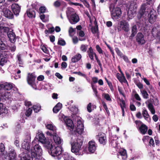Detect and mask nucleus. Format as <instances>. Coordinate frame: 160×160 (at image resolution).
Here are the masks:
<instances>
[{
    "mask_svg": "<svg viewBox=\"0 0 160 160\" xmlns=\"http://www.w3.org/2000/svg\"><path fill=\"white\" fill-rule=\"evenodd\" d=\"M21 160H31L30 155L28 153H25V155L22 157Z\"/></svg>",
    "mask_w": 160,
    "mask_h": 160,
    "instance_id": "obj_37",
    "label": "nucleus"
},
{
    "mask_svg": "<svg viewBox=\"0 0 160 160\" xmlns=\"http://www.w3.org/2000/svg\"><path fill=\"white\" fill-rule=\"evenodd\" d=\"M115 51L117 55L121 58L124 55L118 48H115Z\"/></svg>",
    "mask_w": 160,
    "mask_h": 160,
    "instance_id": "obj_44",
    "label": "nucleus"
},
{
    "mask_svg": "<svg viewBox=\"0 0 160 160\" xmlns=\"http://www.w3.org/2000/svg\"><path fill=\"white\" fill-rule=\"evenodd\" d=\"M142 113L143 117L146 120L149 121L151 120L150 116L146 109H143Z\"/></svg>",
    "mask_w": 160,
    "mask_h": 160,
    "instance_id": "obj_29",
    "label": "nucleus"
},
{
    "mask_svg": "<svg viewBox=\"0 0 160 160\" xmlns=\"http://www.w3.org/2000/svg\"><path fill=\"white\" fill-rule=\"evenodd\" d=\"M6 48V45L3 43V42L1 41L0 42V49L2 50H5Z\"/></svg>",
    "mask_w": 160,
    "mask_h": 160,
    "instance_id": "obj_45",
    "label": "nucleus"
},
{
    "mask_svg": "<svg viewBox=\"0 0 160 160\" xmlns=\"http://www.w3.org/2000/svg\"><path fill=\"white\" fill-rule=\"evenodd\" d=\"M32 112V109L29 108L28 109L26 110L25 115L27 117H29L31 115Z\"/></svg>",
    "mask_w": 160,
    "mask_h": 160,
    "instance_id": "obj_43",
    "label": "nucleus"
},
{
    "mask_svg": "<svg viewBox=\"0 0 160 160\" xmlns=\"http://www.w3.org/2000/svg\"><path fill=\"white\" fill-rule=\"evenodd\" d=\"M67 64L65 62H62L61 64V68H67Z\"/></svg>",
    "mask_w": 160,
    "mask_h": 160,
    "instance_id": "obj_63",
    "label": "nucleus"
},
{
    "mask_svg": "<svg viewBox=\"0 0 160 160\" xmlns=\"http://www.w3.org/2000/svg\"><path fill=\"white\" fill-rule=\"evenodd\" d=\"M134 96L136 100L139 101H141V98H140V96L138 93H135L134 94Z\"/></svg>",
    "mask_w": 160,
    "mask_h": 160,
    "instance_id": "obj_60",
    "label": "nucleus"
},
{
    "mask_svg": "<svg viewBox=\"0 0 160 160\" xmlns=\"http://www.w3.org/2000/svg\"><path fill=\"white\" fill-rule=\"evenodd\" d=\"M39 10L41 13H43L45 12L46 8L45 7L41 6Z\"/></svg>",
    "mask_w": 160,
    "mask_h": 160,
    "instance_id": "obj_57",
    "label": "nucleus"
},
{
    "mask_svg": "<svg viewBox=\"0 0 160 160\" xmlns=\"http://www.w3.org/2000/svg\"><path fill=\"white\" fill-rule=\"evenodd\" d=\"M118 31H124L128 32L130 30L129 24L125 20L121 21L118 24Z\"/></svg>",
    "mask_w": 160,
    "mask_h": 160,
    "instance_id": "obj_5",
    "label": "nucleus"
},
{
    "mask_svg": "<svg viewBox=\"0 0 160 160\" xmlns=\"http://www.w3.org/2000/svg\"><path fill=\"white\" fill-rule=\"evenodd\" d=\"M61 5L60 2L58 1H56L54 2L53 5L56 7H59Z\"/></svg>",
    "mask_w": 160,
    "mask_h": 160,
    "instance_id": "obj_54",
    "label": "nucleus"
},
{
    "mask_svg": "<svg viewBox=\"0 0 160 160\" xmlns=\"http://www.w3.org/2000/svg\"><path fill=\"white\" fill-rule=\"evenodd\" d=\"M46 127L48 129L50 130V131H48L47 132H51L53 133V132H56V131L55 129H54V127L51 124H48L46 126Z\"/></svg>",
    "mask_w": 160,
    "mask_h": 160,
    "instance_id": "obj_31",
    "label": "nucleus"
},
{
    "mask_svg": "<svg viewBox=\"0 0 160 160\" xmlns=\"http://www.w3.org/2000/svg\"><path fill=\"white\" fill-rule=\"evenodd\" d=\"M5 149L4 145V144L1 143L0 144V153L2 154V153L4 151Z\"/></svg>",
    "mask_w": 160,
    "mask_h": 160,
    "instance_id": "obj_47",
    "label": "nucleus"
},
{
    "mask_svg": "<svg viewBox=\"0 0 160 160\" xmlns=\"http://www.w3.org/2000/svg\"><path fill=\"white\" fill-rule=\"evenodd\" d=\"M36 77L35 73L32 72L28 73L27 77V81L28 84L35 89L37 88L35 82Z\"/></svg>",
    "mask_w": 160,
    "mask_h": 160,
    "instance_id": "obj_4",
    "label": "nucleus"
},
{
    "mask_svg": "<svg viewBox=\"0 0 160 160\" xmlns=\"http://www.w3.org/2000/svg\"><path fill=\"white\" fill-rule=\"evenodd\" d=\"M82 57L81 54L78 53L76 55L72 57L71 59V61L72 62L76 63L78 62L81 58Z\"/></svg>",
    "mask_w": 160,
    "mask_h": 160,
    "instance_id": "obj_22",
    "label": "nucleus"
},
{
    "mask_svg": "<svg viewBox=\"0 0 160 160\" xmlns=\"http://www.w3.org/2000/svg\"><path fill=\"white\" fill-rule=\"evenodd\" d=\"M83 141L81 139L78 138L71 143V151L75 153H77L81 149Z\"/></svg>",
    "mask_w": 160,
    "mask_h": 160,
    "instance_id": "obj_3",
    "label": "nucleus"
},
{
    "mask_svg": "<svg viewBox=\"0 0 160 160\" xmlns=\"http://www.w3.org/2000/svg\"><path fill=\"white\" fill-rule=\"evenodd\" d=\"M99 141L100 143L103 145H105L107 142L106 135L103 133L98 135Z\"/></svg>",
    "mask_w": 160,
    "mask_h": 160,
    "instance_id": "obj_16",
    "label": "nucleus"
},
{
    "mask_svg": "<svg viewBox=\"0 0 160 160\" xmlns=\"http://www.w3.org/2000/svg\"><path fill=\"white\" fill-rule=\"evenodd\" d=\"M4 54L5 52L2 51H0V65L3 66L5 63H6L7 61L6 59L4 57Z\"/></svg>",
    "mask_w": 160,
    "mask_h": 160,
    "instance_id": "obj_19",
    "label": "nucleus"
},
{
    "mask_svg": "<svg viewBox=\"0 0 160 160\" xmlns=\"http://www.w3.org/2000/svg\"><path fill=\"white\" fill-rule=\"evenodd\" d=\"M45 148L48 150V153L52 156H61L62 149L59 146H56L53 145L50 142L48 145V147H45Z\"/></svg>",
    "mask_w": 160,
    "mask_h": 160,
    "instance_id": "obj_2",
    "label": "nucleus"
},
{
    "mask_svg": "<svg viewBox=\"0 0 160 160\" xmlns=\"http://www.w3.org/2000/svg\"><path fill=\"white\" fill-rule=\"evenodd\" d=\"M70 22L72 24L78 22L79 20L78 15L76 13L72 14L70 17L68 16Z\"/></svg>",
    "mask_w": 160,
    "mask_h": 160,
    "instance_id": "obj_9",
    "label": "nucleus"
},
{
    "mask_svg": "<svg viewBox=\"0 0 160 160\" xmlns=\"http://www.w3.org/2000/svg\"><path fill=\"white\" fill-rule=\"evenodd\" d=\"M64 120L67 127L70 128L71 129H72L74 128V125L72 120L67 118L65 119Z\"/></svg>",
    "mask_w": 160,
    "mask_h": 160,
    "instance_id": "obj_21",
    "label": "nucleus"
},
{
    "mask_svg": "<svg viewBox=\"0 0 160 160\" xmlns=\"http://www.w3.org/2000/svg\"><path fill=\"white\" fill-rule=\"evenodd\" d=\"M121 58H122L123 60H124V61L127 63H130V61H129L128 59V57L123 55L121 57Z\"/></svg>",
    "mask_w": 160,
    "mask_h": 160,
    "instance_id": "obj_51",
    "label": "nucleus"
},
{
    "mask_svg": "<svg viewBox=\"0 0 160 160\" xmlns=\"http://www.w3.org/2000/svg\"><path fill=\"white\" fill-rule=\"evenodd\" d=\"M158 30L156 28L154 27L152 30V35L154 38L156 37V33L158 32Z\"/></svg>",
    "mask_w": 160,
    "mask_h": 160,
    "instance_id": "obj_42",
    "label": "nucleus"
},
{
    "mask_svg": "<svg viewBox=\"0 0 160 160\" xmlns=\"http://www.w3.org/2000/svg\"><path fill=\"white\" fill-rule=\"evenodd\" d=\"M121 74L122 76H120V74L119 73H118L117 74V78L121 82H123L126 83L128 85V83L124 76L123 73H121Z\"/></svg>",
    "mask_w": 160,
    "mask_h": 160,
    "instance_id": "obj_20",
    "label": "nucleus"
},
{
    "mask_svg": "<svg viewBox=\"0 0 160 160\" xmlns=\"http://www.w3.org/2000/svg\"><path fill=\"white\" fill-rule=\"evenodd\" d=\"M119 153V154L122 156V159L125 160L127 158L126 151L125 149H123L122 150L120 151Z\"/></svg>",
    "mask_w": 160,
    "mask_h": 160,
    "instance_id": "obj_32",
    "label": "nucleus"
},
{
    "mask_svg": "<svg viewBox=\"0 0 160 160\" xmlns=\"http://www.w3.org/2000/svg\"><path fill=\"white\" fill-rule=\"evenodd\" d=\"M60 109L58 108L54 107L53 109V111L54 113H58Z\"/></svg>",
    "mask_w": 160,
    "mask_h": 160,
    "instance_id": "obj_64",
    "label": "nucleus"
},
{
    "mask_svg": "<svg viewBox=\"0 0 160 160\" xmlns=\"http://www.w3.org/2000/svg\"><path fill=\"white\" fill-rule=\"evenodd\" d=\"M58 44L59 45L63 46L66 45V43L64 40L61 38L58 39Z\"/></svg>",
    "mask_w": 160,
    "mask_h": 160,
    "instance_id": "obj_39",
    "label": "nucleus"
},
{
    "mask_svg": "<svg viewBox=\"0 0 160 160\" xmlns=\"http://www.w3.org/2000/svg\"><path fill=\"white\" fill-rule=\"evenodd\" d=\"M81 1L86 7L88 8L89 7L88 3L86 0H81Z\"/></svg>",
    "mask_w": 160,
    "mask_h": 160,
    "instance_id": "obj_56",
    "label": "nucleus"
},
{
    "mask_svg": "<svg viewBox=\"0 0 160 160\" xmlns=\"http://www.w3.org/2000/svg\"><path fill=\"white\" fill-rule=\"evenodd\" d=\"M88 53V56L91 60H94V55L95 52L93 51V49L92 47H90L89 48L88 51H87Z\"/></svg>",
    "mask_w": 160,
    "mask_h": 160,
    "instance_id": "obj_25",
    "label": "nucleus"
},
{
    "mask_svg": "<svg viewBox=\"0 0 160 160\" xmlns=\"http://www.w3.org/2000/svg\"><path fill=\"white\" fill-rule=\"evenodd\" d=\"M8 112V109L2 103H0V115L6 114Z\"/></svg>",
    "mask_w": 160,
    "mask_h": 160,
    "instance_id": "obj_24",
    "label": "nucleus"
},
{
    "mask_svg": "<svg viewBox=\"0 0 160 160\" xmlns=\"http://www.w3.org/2000/svg\"><path fill=\"white\" fill-rule=\"evenodd\" d=\"M151 138V137L148 136H145L143 137L142 140L144 143H145L148 142L149 139Z\"/></svg>",
    "mask_w": 160,
    "mask_h": 160,
    "instance_id": "obj_46",
    "label": "nucleus"
},
{
    "mask_svg": "<svg viewBox=\"0 0 160 160\" xmlns=\"http://www.w3.org/2000/svg\"><path fill=\"white\" fill-rule=\"evenodd\" d=\"M1 90L2 89L4 90H10L12 88V85L11 83L7 82L2 84H1Z\"/></svg>",
    "mask_w": 160,
    "mask_h": 160,
    "instance_id": "obj_17",
    "label": "nucleus"
},
{
    "mask_svg": "<svg viewBox=\"0 0 160 160\" xmlns=\"http://www.w3.org/2000/svg\"><path fill=\"white\" fill-rule=\"evenodd\" d=\"M11 8L14 14L18 16L20 11L21 7L18 4L13 3L11 6Z\"/></svg>",
    "mask_w": 160,
    "mask_h": 160,
    "instance_id": "obj_12",
    "label": "nucleus"
},
{
    "mask_svg": "<svg viewBox=\"0 0 160 160\" xmlns=\"http://www.w3.org/2000/svg\"><path fill=\"white\" fill-rule=\"evenodd\" d=\"M150 139L149 140V145L150 146H152L153 147H154L155 146L154 141L153 139L151 137L150 138Z\"/></svg>",
    "mask_w": 160,
    "mask_h": 160,
    "instance_id": "obj_49",
    "label": "nucleus"
},
{
    "mask_svg": "<svg viewBox=\"0 0 160 160\" xmlns=\"http://www.w3.org/2000/svg\"><path fill=\"white\" fill-rule=\"evenodd\" d=\"M147 5L146 3H144L142 4L140 8V9L139 11V13L141 16H142L146 12V8H147Z\"/></svg>",
    "mask_w": 160,
    "mask_h": 160,
    "instance_id": "obj_27",
    "label": "nucleus"
},
{
    "mask_svg": "<svg viewBox=\"0 0 160 160\" xmlns=\"http://www.w3.org/2000/svg\"><path fill=\"white\" fill-rule=\"evenodd\" d=\"M32 108L35 112H38L41 110V106L39 104H37L33 105L32 107Z\"/></svg>",
    "mask_w": 160,
    "mask_h": 160,
    "instance_id": "obj_35",
    "label": "nucleus"
},
{
    "mask_svg": "<svg viewBox=\"0 0 160 160\" xmlns=\"http://www.w3.org/2000/svg\"><path fill=\"white\" fill-rule=\"evenodd\" d=\"M35 138L43 144L45 148L48 147V144L50 142L49 140L48 139H47L42 133H39L36 136Z\"/></svg>",
    "mask_w": 160,
    "mask_h": 160,
    "instance_id": "obj_6",
    "label": "nucleus"
},
{
    "mask_svg": "<svg viewBox=\"0 0 160 160\" xmlns=\"http://www.w3.org/2000/svg\"><path fill=\"white\" fill-rule=\"evenodd\" d=\"M98 31V27L97 25H95V26L92 27L91 28V31L93 34H95L97 33Z\"/></svg>",
    "mask_w": 160,
    "mask_h": 160,
    "instance_id": "obj_38",
    "label": "nucleus"
},
{
    "mask_svg": "<svg viewBox=\"0 0 160 160\" xmlns=\"http://www.w3.org/2000/svg\"><path fill=\"white\" fill-rule=\"evenodd\" d=\"M28 16L31 18L35 17V12L32 9H29L27 11Z\"/></svg>",
    "mask_w": 160,
    "mask_h": 160,
    "instance_id": "obj_26",
    "label": "nucleus"
},
{
    "mask_svg": "<svg viewBox=\"0 0 160 160\" xmlns=\"http://www.w3.org/2000/svg\"><path fill=\"white\" fill-rule=\"evenodd\" d=\"M132 34L131 37H134L137 32V26L136 25H134L132 27Z\"/></svg>",
    "mask_w": 160,
    "mask_h": 160,
    "instance_id": "obj_34",
    "label": "nucleus"
},
{
    "mask_svg": "<svg viewBox=\"0 0 160 160\" xmlns=\"http://www.w3.org/2000/svg\"><path fill=\"white\" fill-rule=\"evenodd\" d=\"M24 142H25L24 141ZM22 148L29 152L31 151L29 142H26L22 144Z\"/></svg>",
    "mask_w": 160,
    "mask_h": 160,
    "instance_id": "obj_30",
    "label": "nucleus"
},
{
    "mask_svg": "<svg viewBox=\"0 0 160 160\" xmlns=\"http://www.w3.org/2000/svg\"><path fill=\"white\" fill-rule=\"evenodd\" d=\"M97 147L95 142L91 141L88 142V150L90 152L93 153L96 151Z\"/></svg>",
    "mask_w": 160,
    "mask_h": 160,
    "instance_id": "obj_11",
    "label": "nucleus"
},
{
    "mask_svg": "<svg viewBox=\"0 0 160 160\" xmlns=\"http://www.w3.org/2000/svg\"><path fill=\"white\" fill-rule=\"evenodd\" d=\"M118 90L120 94L122 95L124 97H125V95L124 93L123 92V90L121 88L118 87Z\"/></svg>",
    "mask_w": 160,
    "mask_h": 160,
    "instance_id": "obj_52",
    "label": "nucleus"
},
{
    "mask_svg": "<svg viewBox=\"0 0 160 160\" xmlns=\"http://www.w3.org/2000/svg\"><path fill=\"white\" fill-rule=\"evenodd\" d=\"M9 156L10 158L9 160H16V154L14 150H11L10 151L9 153Z\"/></svg>",
    "mask_w": 160,
    "mask_h": 160,
    "instance_id": "obj_28",
    "label": "nucleus"
},
{
    "mask_svg": "<svg viewBox=\"0 0 160 160\" xmlns=\"http://www.w3.org/2000/svg\"><path fill=\"white\" fill-rule=\"evenodd\" d=\"M84 130V125L81 122H78V125L76 130L74 131L75 133L77 132L79 134H81Z\"/></svg>",
    "mask_w": 160,
    "mask_h": 160,
    "instance_id": "obj_14",
    "label": "nucleus"
},
{
    "mask_svg": "<svg viewBox=\"0 0 160 160\" xmlns=\"http://www.w3.org/2000/svg\"><path fill=\"white\" fill-rule=\"evenodd\" d=\"M7 35L11 42L13 43L15 42L16 40V35L14 32H9V33H8Z\"/></svg>",
    "mask_w": 160,
    "mask_h": 160,
    "instance_id": "obj_23",
    "label": "nucleus"
},
{
    "mask_svg": "<svg viewBox=\"0 0 160 160\" xmlns=\"http://www.w3.org/2000/svg\"><path fill=\"white\" fill-rule=\"evenodd\" d=\"M136 40L139 44H143L145 42L144 36L141 32H138Z\"/></svg>",
    "mask_w": 160,
    "mask_h": 160,
    "instance_id": "obj_13",
    "label": "nucleus"
},
{
    "mask_svg": "<svg viewBox=\"0 0 160 160\" xmlns=\"http://www.w3.org/2000/svg\"><path fill=\"white\" fill-rule=\"evenodd\" d=\"M104 98L106 99V100L108 101H111V99L108 94H105L104 96Z\"/></svg>",
    "mask_w": 160,
    "mask_h": 160,
    "instance_id": "obj_58",
    "label": "nucleus"
},
{
    "mask_svg": "<svg viewBox=\"0 0 160 160\" xmlns=\"http://www.w3.org/2000/svg\"><path fill=\"white\" fill-rule=\"evenodd\" d=\"M44 78V77L42 75H40L37 78V80L39 81H42Z\"/></svg>",
    "mask_w": 160,
    "mask_h": 160,
    "instance_id": "obj_62",
    "label": "nucleus"
},
{
    "mask_svg": "<svg viewBox=\"0 0 160 160\" xmlns=\"http://www.w3.org/2000/svg\"><path fill=\"white\" fill-rule=\"evenodd\" d=\"M41 49L42 51L46 53H48V50L44 46H43L41 48Z\"/></svg>",
    "mask_w": 160,
    "mask_h": 160,
    "instance_id": "obj_55",
    "label": "nucleus"
},
{
    "mask_svg": "<svg viewBox=\"0 0 160 160\" xmlns=\"http://www.w3.org/2000/svg\"><path fill=\"white\" fill-rule=\"evenodd\" d=\"M148 21L151 23H153L155 22L157 18V14L154 9L150 11V13L148 14Z\"/></svg>",
    "mask_w": 160,
    "mask_h": 160,
    "instance_id": "obj_8",
    "label": "nucleus"
},
{
    "mask_svg": "<svg viewBox=\"0 0 160 160\" xmlns=\"http://www.w3.org/2000/svg\"><path fill=\"white\" fill-rule=\"evenodd\" d=\"M148 128L147 125L142 123L139 128V131L141 133L145 134L147 132Z\"/></svg>",
    "mask_w": 160,
    "mask_h": 160,
    "instance_id": "obj_18",
    "label": "nucleus"
},
{
    "mask_svg": "<svg viewBox=\"0 0 160 160\" xmlns=\"http://www.w3.org/2000/svg\"><path fill=\"white\" fill-rule=\"evenodd\" d=\"M46 134L48 135L53 137L54 141L56 144H61L62 140L61 138L57 134V132H53V133H52V132H47Z\"/></svg>",
    "mask_w": 160,
    "mask_h": 160,
    "instance_id": "obj_7",
    "label": "nucleus"
},
{
    "mask_svg": "<svg viewBox=\"0 0 160 160\" xmlns=\"http://www.w3.org/2000/svg\"><path fill=\"white\" fill-rule=\"evenodd\" d=\"M142 96L144 98L147 99L148 98V94L147 92L145 90L141 91Z\"/></svg>",
    "mask_w": 160,
    "mask_h": 160,
    "instance_id": "obj_40",
    "label": "nucleus"
},
{
    "mask_svg": "<svg viewBox=\"0 0 160 160\" xmlns=\"http://www.w3.org/2000/svg\"><path fill=\"white\" fill-rule=\"evenodd\" d=\"M4 15L6 18L9 19H12L13 18V15L12 12L7 8H4L3 9Z\"/></svg>",
    "mask_w": 160,
    "mask_h": 160,
    "instance_id": "obj_15",
    "label": "nucleus"
},
{
    "mask_svg": "<svg viewBox=\"0 0 160 160\" xmlns=\"http://www.w3.org/2000/svg\"><path fill=\"white\" fill-rule=\"evenodd\" d=\"M122 13L121 8L117 7L113 9L112 15V17L116 19H118L121 16Z\"/></svg>",
    "mask_w": 160,
    "mask_h": 160,
    "instance_id": "obj_10",
    "label": "nucleus"
},
{
    "mask_svg": "<svg viewBox=\"0 0 160 160\" xmlns=\"http://www.w3.org/2000/svg\"><path fill=\"white\" fill-rule=\"evenodd\" d=\"M32 160L39 159L42 155V152L41 146L38 144H36L31 149Z\"/></svg>",
    "mask_w": 160,
    "mask_h": 160,
    "instance_id": "obj_1",
    "label": "nucleus"
},
{
    "mask_svg": "<svg viewBox=\"0 0 160 160\" xmlns=\"http://www.w3.org/2000/svg\"><path fill=\"white\" fill-rule=\"evenodd\" d=\"M91 103L89 102L88 105L87 107V110L89 112H91L92 111V110L91 109Z\"/></svg>",
    "mask_w": 160,
    "mask_h": 160,
    "instance_id": "obj_53",
    "label": "nucleus"
},
{
    "mask_svg": "<svg viewBox=\"0 0 160 160\" xmlns=\"http://www.w3.org/2000/svg\"><path fill=\"white\" fill-rule=\"evenodd\" d=\"M130 109L132 111H135L136 110V108L134 105L133 104L130 105Z\"/></svg>",
    "mask_w": 160,
    "mask_h": 160,
    "instance_id": "obj_59",
    "label": "nucleus"
},
{
    "mask_svg": "<svg viewBox=\"0 0 160 160\" xmlns=\"http://www.w3.org/2000/svg\"><path fill=\"white\" fill-rule=\"evenodd\" d=\"M92 82H91V87H92V84H93V85L94 83H96L98 82V78L96 77H94L92 78Z\"/></svg>",
    "mask_w": 160,
    "mask_h": 160,
    "instance_id": "obj_50",
    "label": "nucleus"
},
{
    "mask_svg": "<svg viewBox=\"0 0 160 160\" xmlns=\"http://www.w3.org/2000/svg\"><path fill=\"white\" fill-rule=\"evenodd\" d=\"M136 85L140 89H142L143 88V85L140 82L137 84Z\"/></svg>",
    "mask_w": 160,
    "mask_h": 160,
    "instance_id": "obj_61",
    "label": "nucleus"
},
{
    "mask_svg": "<svg viewBox=\"0 0 160 160\" xmlns=\"http://www.w3.org/2000/svg\"><path fill=\"white\" fill-rule=\"evenodd\" d=\"M88 46L87 44H81L80 47V50L83 52H86L87 51Z\"/></svg>",
    "mask_w": 160,
    "mask_h": 160,
    "instance_id": "obj_33",
    "label": "nucleus"
},
{
    "mask_svg": "<svg viewBox=\"0 0 160 160\" xmlns=\"http://www.w3.org/2000/svg\"><path fill=\"white\" fill-rule=\"evenodd\" d=\"M96 48L97 51L99 54H102L103 51L101 48L98 45H97L96 46Z\"/></svg>",
    "mask_w": 160,
    "mask_h": 160,
    "instance_id": "obj_48",
    "label": "nucleus"
},
{
    "mask_svg": "<svg viewBox=\"0 0 160 160\" xmlns=\"http://www.w3.org/2000/svg\"><path fill=\"white\" fill-rule=\"evenodd\" d=\"M92 88L93 92H94L95 96H96V97H98V92L97 89L96 87L94 85H93V84H92Z\"/></svg>",
    "mask_w": 160,
    "mask_h": 160,
    "instance_id": "obj_41",
    "label": "nucleus"
},
{
    "mask_svg": "<svg viewBox=\"0 0 160 160\" xmlns=\"http://www.w3.org/2000/svg\"><path fill=\"white\" fill-rule=\"evenodd\" d=\"M9 28L8 27H3L2 26L0 32H1L2 33H3V34L4 33H7L8 34V33H9Z\"/></svg>",
    "mask_w": 160,
    "mask_h": 160,
    "instance_id": "obj_36",
    "label": "nucleus"
}]
</instances>
